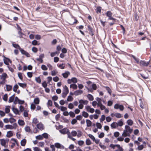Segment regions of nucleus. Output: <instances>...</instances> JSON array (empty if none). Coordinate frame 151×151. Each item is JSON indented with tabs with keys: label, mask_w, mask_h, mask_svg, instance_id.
<instances>
[{
	"label": "nucleus",
	"mask_w": 151,
	"mask_h": 151,
	"mask_svg": "<svg viewBox=\"0 0 151 151\" xmlns=\"http://www.w3.org/2000/svg\"><path fill=\"white\" fill-rule=\"evenodd\" d=\"M133 131V129L130 128V127L127 125H126L125 126V129L123 131V132L122 134V136L123 137H126L130 136V134L132 133Z\"/></svg>",
	"instance_id": "f257e3e1"
},
{
	"label": "nucleus",
	"mask_w": 151,
	"mask_h": 151,
	"mask_svg": "<svg viewBox=\"0 0 151 151\" xmlns=\"http://www.w3.org/2000/svg\"><path fill=\"white\" fill-rule=\"evenodd\" d=\"M18 127V125L17 123H15L13 124L12 125L10 124H7L5 126L6 129H16Z\"/></svg>",
	"instance_id": "f03ea898"
},
{
	"label": "nucleus",
	"mask_w": 151,
	"mask_h": 151,
	"mask_svg": "<svg viewBox=\"0 0 151 151\" xmlns=\"http://www.w3.org/2000/svg\"><path fill=\"white\" fill-rule=\"evenodd\" d=\"M9 141V139H0V143L2 146H4V147H6V144L8 143Z\"/></svg>",
	"instance_id": "7ed1b4c3"
},
{
	"label": "nucleus",
	"mask_w": 151,
	"mask_h": 151,
	"mask_svg": "<svg viewBox=\"0 0 151 151\" xmlns=\"http://www.w3.org/2000/svg\"><path fill=\"white\" fill-rule=\"evenodd\" d=\"M77 82V79L75 77L72 78L71 79H68L67 80V82L68 84H71L72 83H76Z\"/></svg>",
	"instance_id": "20e7f679"
},
{
	"label": "nucleus",
	"mask_w": 151,
	"mask_h": 151,
	"mask_svg": "<svg viewBox=\"0 0 151 151\" xmlns=\"http://www.w3.org/2000/svg\"><path fill=\"white\" fill-rule=\"evenodd\" d=\"M59 131L61 134H67L68 135V134H70V133L69 129L66 128L60 130Z\"/></svg>",
	"instance_id": "39448f33"
},
{
	"label": "nucleus",
	"mask_w": 151,
	"mask_h": 151,
	"mask_svg": "<svg viewBox=\"0 0 151 151\" xmlns=\"http://www.w3.org/2000/svg\"><path fill=\"white\" fill-rule=\"evenodd\" d=\"M8 76L7 74L5 73H3L1 75H0V79L3 81L6 82V78H8Z\"/></svg>",
	"instance_id": "423d86ee"
},
{
	"label": "nucleus",
	"mask_w": 151,
	"mask_h": 151,
	"mask_svg": "<svg viewBox=\"0 0 151 151\" xmlns=\"http://www.w3.org/2000/svg\"><path fill=\"white\" fill-rule=\"evenodd\" d=\"M114 108L116 109H119L121 111H123L124 109V106L122 105L116 104L114 106Z\"/></svg>",
	"instance_id": "0eeeda50"
},
{
	"label": "nucleus",
	"mask_w": 151,
	"mask_h": 151,
	"mask_svg": "<svg viewBox=\"0 0 151 151\" xmlns=\"http://www.w3.org/2000/svg\"><path fill=\"white\" fill-rule=\"evenodd\" d=\"M85 108L87 111L88 112L92 113L95 111V110L94 109L91 108V107L89 106H86L85 107Z\"/></svg>",
	"instance_id": "6e6552de"
},
{
	"label": "nucleus",
	"mask_w": 151,
	"mask_h": 151,
	"mask_svg": "<svg viewBox=\"0 0 151 151\" xmlns=\"http://www.w3.org/2000/svg\"><path fill=\"white\" fill-rule=\"evenodd\" d=\"M55 147L57 148H59L61 149H63L64 148V146L62 145H61L59 143H56L54 145Z\"/></svg>",
	"instance_id": "1a4fd4ad"
},
{
	"label": "nucleus",
	"mask_w": 151,
	"mask_h": 151,
	"mask_svg": "<svg viewBox=\"0 0 151 151\" xmlns=\"http://www.w3.org/2000/svg\"><path fill=\"white\" fill-rule=\"evenodd\" d=\"M4 58L3 59L4 63L8 66L9 65V63H11V61L8 58L5 57L4 56Z\"/></svg>",
	"instance_id": "9d476101"
},
{
	"label": "nucleus",
	"mask_w": 151,
	"mask_h": 151,
	"mask_svg": "<svg viewBox=\"0 0 151 151\" xmlns=\"http://www.w3.org/2000/svg\"><path fill=\"white\" fill-rule=\"evenodd\" d=\"M19 50L22 54L26 55L28 57H30V55L28 53L26 52L25 51L23 50L21 48Z\"/></svg>",
	"instance_id": "9b49d317"
},
{
	"label": "nucleus",
	"mask_w": 151,
	"mask_h": 151,
	"mask_svg": "<svg viewBox=\"0 0 151 151\" xmlns=\"http://www.w3.org/2000/svg\"><path fill=\"white\" fill-rule=\"evenodd\" d=\"M37 127L38 129L40 130H42L44 129V125L41 122L39 123L38 124H37Z\"/></svg>",
	"instance_id": "f8f14e48"
},
{
	"label": "nucleus",
	"mask_w": 151,
	"mask_h": 151,
	"mask_svg": "<svg viewBox=\"0 0 151 151\" xmlns=\"http://www.w3.org/2000/svg\"><path fill=\"white\" fill-rule=\"evenodd\" d=\"M149 62H146L144 61L141 60L139 62V63L141 66H147L148 65Z\"/></svg>",
	"instance_id": "ddd939ff"
},
{
	"label": "nucleus",
	"mask_w": 151,
	"mask_h": 151,
	"mask_svg": "<svg viewBox=\"0 0 151 151\" xmlns=\"http://www.w3.org/2000/svg\"><path fill=\"white\" fill-rule=\"evenodd\" d=\"M13 135V132L12 131H9L7 132L6 137L8 138H10Z\"/></svg>",
	"instance_id": "4468645a"
},
{
	"label": "nucleus",
	"mask_w": 151,
	"mask_h": 151,
	"mask_svg": "<svg viewBox=\"0 0 151 151\" xmlns=\"http://www.w3.org/2000/svg\"><path fill=\"white\" fill-rule=\"evenodd\" d=\"M83 91L81 90H77L74 92V95L77 96L82 94Z\"/></svg>",
	"instance_id": "2eb2a0df"
},
{
	"label": "nucleus",
	"mask_w": 151,
	"mask_h": 151,
	"mask_svg": "<svg viewBox=\"0 0 151 151\" xmlns=\"http://www.w3.org/2000/svg\"><path fill=\"white\" fill-rule=\"evenodd\" d=\"M79 102L80 104H81L83 105H86L88 104V101L86 100L81 99L79 101Z\"/></svg>",
	"instance_id": "dca6fc26"
},
{
	"label": "nucleus",
	"mask_w": 151,
	"mask_h": 151,
	"mask_svg": "<svg viewBox=\"0 0 151 151\" xmlns=\"http://www.w3.org/2000/svg\"><path fill=\"white\" fill-rule=\"evenodd\" d=\"M40 100L37 97L35 98L33 101L34 104H35L37 105L39 104Z\"/></svg>",
	"instance_id": "f3484780"
},
{
	"label": "nucleus",
	"mask_w": 151,
	"mask_h": 151,
	"mask_svg": "<svg viewBox=\"0 0 151 151\" xmlns=\"http://www.w3.org/2000/svg\"><path fill=\"white\" fill-rule=\"evenodd\" d=\"M118 127V126L121 127H122L124 124L123 122L122 119L120 120L117 123Z\"/></svg>",
	"instance_id": "a211bd4d"
},
{
	"label": "nucleus",
	"mask_w": 151,
	"mask_h": 151,
	"mask_svg": "<svg viewBox=\"0 0 151 151\" xmlns=\"http://www.w3.org/2000/svg\"><path fill=\"white\" fill-rule=\"evenodd\" d=\"M70 74V72L69 71H67L65 72L62 74V76L65 78H67L68 77V76Z\"/></svg>",
	"instance_id": "6ab92c4d"
},
{
	"label": "nucleus",
	"mask_w": 151,
	"mask_h": 151,
	"mask_svg": "<svg viewBox=\"0 0 151 151\" xmlns=\"http://www.w3.org/2000/svg\"><path fill=\"white\" fill-rule=\"evenodd\" d=\"M111 127L112 129L116 128L118 127L117 122H113L111 124Z\"/></svg>",
	"instance_id": "aec40b11"
},
{
	"label": "nucleus",
	"mask_w": 151,
	"mask_h": 151,
	"mask_svg": "<svg viewBox=\"0 0 151 151\" xmlns=\"http://www.w3.org/2000/svg\"><path fill=\"white\" fill-rule=\"evenodd\" d=\"M6 91H9L12 89V86L8 85H6Z\"/></svg>",
	"instance_id": "412c9836"
},
{
	"label": "nucleus",
	"mask_w": 151,
	"mask_h": 151,
	"mask_svg": "<svg viewBox=\"0 0 151 151\" xmlns=\"http://www.w3.org/2000/svg\"><path fill=\"white\" fill-rule=\"evenodd\" d=\"M126 123L127 124L128 126H131L133 125V122L131 119H129L127 121Z\"/></svg>",
	"instance_id": "4be33fe9"
},
{
	"label": "nucleus",
	"mask_w": 151,
	"mask_h": 151,
	"mask_svg": "<svg viewBox=\"0 0 151 151\" xmlns=\"http://www.w3.org/2000/svg\"><path fill=\"white\" fill-rule=\"evenodd\" d=\"M96 100L97 102V104L98 106H100V105L102 104L101 103L102 100L100 98H97Z\"/></svg>",
	"instance_id": "5701e85b"
},
{
	"label": "nucleus",
	"mask_w": 151,
	"mask_h": 151,
	"mask_svg": "<svg viewBox=\"0 0 151 151\" xmlns=\"http://www.w3.org/2000/svg\"><path fill=\"white\" fill-rule=\"evenodd\" d=\"M18 124L20 126H24L25 124L24 121L22 120L19 119L18 121Z\"/></svg>",
	"instance_id": "b1692460"
},
{
	"label": "nucleus",
	"mask_w": 151,
	"mask_h": 151,
	"mask_svg": "<svg viewBox=\"0 0 151 151\" xmlns=\"http://www.w3.org/2000/svg\"><path fill=\"white\" fill-rule=\"evenodd\" d=\"M70 87L73 88V89L75 90L77 88V86L75 84H71L70 85Z\"/></svg>",
	"instance_id": "393cba45"
},
{
	"label": "nucleus",
	"mask_w": 151,
	"mask_h": 151,
	"mask_svg": "<svg viewBox=\"0 0 151 151\" xmlns=\"http://www.w3.org/2000/svg\"><path fill=\"white\" fill-rule=\"evenodd\" d=\"M63 91L64 92L66 93H68L69 92L68 88L67 86L65 85L63 87Z\"/></svg>",
	"instance_id": "a878e982"
},
{
	"label": "nucleus",
	"mask_w": 151,
	"mask_h": 151,
	"mask_svg": "<svg viewBox=\"0 0 151 151\" xmlns=\"http://www.w3.org/2000/svg\"><path fill=\"white\" fill-rule=\"evenodd\" d=\"M27 140L25 139H23L21 141V146H25Z\"/></svg>",
	"instance_id": "bb28decb"
},
{
	"label": "nucleus",
	"mask_w": 151,
	"mask_h": 151,
	"mask_svg": "<svg viewBox=\"0 0 151 151\" xmlns=\"http://www.w3.org/2000/svg\"><path fill=\"white\" fill-rule=\"evenodd\" d=\"M14 97L15 95H13L10 97L9 99V102L11 103L13 102L14 100Z\"/></svg>",
	"instance_id": "cd10ccee"
},
{
	"label": "nucleus",
	"mask_w": 151,
	"mask_h": 151,
	"mask_svg": "<svg viewBox=\"0 0 151 151\" xmlns=\"http://www.w3.org/2000/svg\"><path fill=\"white\" fill-rule=\"evenodd\" d=\"M77 134L76 136L78 137H81L82 135V132L80 130H78L77 131Z\"/></svg>",
	"instance_id": "c85d7f7f"
},
{
	"label": "nucleus",
	"mask_w": 151,
	"mask_h": 151,
	"mask_svg": "<svg viewBox=\"0 0 151 151\" xmlns=\"http://www.w3.org/2000/svg\"><path fill=\"white\" fill-rule=\"evenodd\" d=\"M86 123L87 126V127H89L91 126L92 124L91 122L89 120L87 119L86 120Z\"/></svg>",
	"instance_id": "c756f323"
},
{
	"label": "nucleus",
	"mask_w": 151,
	"mask_h": 151,
	"mask_svg": "<svg viewBox=\"0 0 151 151\" xmlns=\"http://www.w3.org/2000/svg\"><path fill=\"white\" fill-rule=\"evenodd\" d=\"M73 98L72 96H69L67 98V101L68 102L71 101H73Z\"/></svg>",
	"instance_id": "7c9ffc66"
},
{
	"label": "nucleus",
	"mask_w": 151,
	"mask_h": 151,
	"mask_svg": "<svg viewBox=\"0 0 151 151\" xmlns=\"http://www.w3.org/2000/svg\"><path fill=\"white\" fill-rule=\"evenodd\" d=\"M12 110L13 112L16 114H19V111L16 108H12Z\"/></svg>",
	"instance_id": "2f4dec72"
},
{
	"label": "nucleus",
	"mask_w": 151,
	"mask_h": 151,
	"mask_svg": "<svg viewBox=\"0 0 151 151\" xmlns=\"http://www.w3.org/2000/svg\"><path fill=\"white\" fill-rule=\"evenodd\" d=\"M106 118L105 116L104 115H102L101 116V118L100 119V121L101 122H102L104 121Z\"/></svg>",
	"instance_id": "473e14b6"
},
{
	"label": "nucleus",
	"mask_w": 151,
	"mask_h": 151,
	"mask_svg": "<svg viewBox=\"0 0 151 151\" xmlns=\"http://www.w3.org/2000/svg\"><path fill=\"white\" fill-rule=\"evenodd\" d=\"M99 145L101 149L103 150H104L106 148V146L101 142L99 143Z\"/></svg>",
	"instance_id": "72a5a7b5"
},
{
	"label": "nucleus",
	"mask_w": 151,
	"mask_h": 151,
	"mask_svg": "<svg viewBox=\"0 0 151 151\" xmlns=\"http://www.w3.org/2000/svg\"><path fill=\"white\" fill-rule=\"evenodd\" d=\"M82 115L85 118H87L89 116L87 112L84 111L83 112Z\"/></svg>",
	"instance_id": "f704fd0d"
},
{
	"label": "nucleus",
	"mask_w": 151,
	"mask_h": 151,
	"mask_svg": "<svg viewBox=\"0 0 151 151\" xmlns=\"http://www.w3.org/2000/svg\"><path fill=\"white\" fill-rule=\"evenodd\" d=\"M11 140L13 142L12 143V144L14 146H15L16 144H17V140L15 139L12 138L11 139Z\"/></svg>",
	"instance_id": "c9c22d12"
},
{
	"label": "nucleus",
	"mask_w": 151,
	"mask_h": 151,
	"mask_svg": "<svg viewBox=\"0 0 151 151\" xmlns=\"http://www.w3.org/2000/svg\"><path fill=\"white\" fill-rule=\"evenodd\" d=\"M12 46L18 49L19 50L21 48V47L19 46V45L17 44H15L14 43H13Z\"/></svg>",
	"instance_id": "e433bc0d"
},
{
	"label": "nucleus",
	"mask_w": 151,
	"mask_h": 151,
	"mask_svg": "<svg viewBox=\"0 0 151 151\" xmlns=\"http://www.w3.org/2000/svg\"><path fill=\"white\" fill-rule=\"evenodd\" d=\"M41 68L43 70H47L48 69L47 67L44 65H41Z\"/></svg>",
	"instance_id": "4c0bfd02"
},
{
	"label": "nucleus",
	"mask_w": 151,
	"mask_h": 151,
	"mask_svg": "<svg viewBox=\"0 0 151 151\" xmlns=\"http://www.w3.org/2000/svg\"><path fill=\"white\" fill-rule=\"evenodd\" d=\"M33 149L34 151H42V150L38 147H34Z\"/></svg>",
	"instance_id": "58836bf2"
},
{
	"label": "nucleus",
	"mask_w": 151,
	"mask_h": 151,
	"mask_svg": "<svg viewBox=\"0 0 151 151\" xmlns=\"http://www.w3.org/2000/svg\"><path fill=\"white\" fill-rule=\"evenodd\" d=\"M88 99L90 100V101H92L93 100V96L90 94H88L87 96Z\"/></svg>",
	"instance_id": "ea45409f"
},
{
	"label": "nucleus",
	"mask_w": 151,
	"mask_h": 151,
	"mask_svg": "<svg viewBox=\"0 0 151 151\" xmlns=\"http://www.w3.org/2000/svg\"><path fill=\"white\" fill-rule=\"evenodd\" d=\"M96 125L97 128L101 129L102 128V125L100 123L97 122L96 123Z\"/></svg>",
	"instance_id": "a19ab883"
},
{
	"label": "nucleus",
	"mask_w": 151,
	"mask_h": 151,
	"mask_svg": "<svg viewBox=\"0 0 151 151\" xmlns=\"http://www.w3.org/2000/svg\"><path fill=\"white\" fill-rule=\"evenodd\" d=\"M38 122V119L36 118H34L32 120V123L33 124H36Z\"/></svg>",
	"instance_id": "79ce46f5"
},
{
	"label": "nucleus",
	"mask_w": 151,
	"mask_h": 151,
	"mask_svg": "<svg viewBox=\"0 0 151 151\" xmlns=\"http://www.w3.org/2000/svg\"><path fill=\"white\" fill-rule=\"evenodd\" d=\"M32 44L33 45H39V43H38V42L35 40H33L32 42Z\"/></svg>",
	"instance_id": "37998d69"
},
{
	"label": "nucleus",
	"mask_w": 151,
	"mask_h": 151,
	"mask_svg": "<svg viewBox=\"0 0 151 151\" xmlns=\"http://www.w3.org/2000/svg\"><path fill=\"white\" fill-rule=\"evenodd\" d=\"M18 85L20 86L23 88H25L26 86V84L25 83H18Z\"/></svg>",
	"instance_id": "c03bdc74"
},
{
	"label": "nucleus",
	"mask_w": 151,
	"mask_h": 151,
	"mask_svg": "<svg viewBox=\"0 0 151 151\" xmlns=\"http://www.w3.org/2000/svg\"><path fill=\"white\" fill-rule=\"evenodd\" d=\"M3 99V100L5 101H7L8 99V95L7 94H5L4 95Z\"/></svg>",
	"instance_id": "a18cd8bd"
},
{
	"label": "nucleus",
	"mask_w": 151,
	"mask_h": 151,
	"mask_svg": "<svg viewBox=\"0 0 151 151\" xmlns=\"http://www.w3.org/2000/svg\"><path fill=\"white\" fill-rule=\"evenodd\" d=\"M86 145H90L91 144V140L89 139H87L86 141Z\"/></svg>",
	"instance_id": "49530a36"
},
{
	"label": "nucleus",
	"mask_w": 151,
	"mask_h": 151,
	"mask_svg": "<svg viewBox=\"0 0 151 151\" xmlns=\"http://www.w3.org/2000/svg\"><path fill=\"white\" fill-rule=\"evenodd\" d=\"M36 81L38 83H40L41 82V79L40 77H37L35 78Z\"/></svg>",
	"instance_id": "de8ad7c7"
},
{
	"label": "nucleus",
	"mask_w": 151,
	"mask_h": 151,
	"mask_svg": "<svg viewBox=\"0 0 151 151\" xmlns=\"http://www.w3.org/2000/svg\"><path fill=\"white\" fill-rule=\"evenodd\" d=\"M115 116L117 118H120L122 117V115L120 114L116 113H115Z\"/></svg>",
	"instance_id": "09e8293b"
},
{
	"label": "nucleus",
	"mask_w": 151,
	"mask_h": 151,
	"mask_svg": "<svg viewBox=\"0 0 151 151\" xmlns=\"http://www.w3.org/2000/svg\"><path fill=\"white\" fill-rule=\"evenodd\" d=\"M71 135L74 137H75L76 136L77 134V131L75 130H73L71 132Z\"/></svg>",
	"instance_id": "8fccbe9b"
},
{
	"label": "nucleus",
	"mask_w": 151,
	"mask_h": 151,
	"mask_svg": "<svg viewBox=\"0 0 151 151\" xmlns=\"http://www.w3.org/2000/svg\"><path fill=\"white\" fill-rule=\"evenodd\" d=\"M36 108L35 104L34 103H32L30 105V108L31 109L34 110Z\"/></svg>",
	"instance_id": "3c124183"
},
{
	"label": "nucleus",
	"mask_w": 151,
	"mask_h": 151,
	"mask_svg": "<svg viewBox=\"0 0 151 151\" xmlns=\"http://www.w3.org/2000/svg\"><path fill=\"white\" fill-rule=\"evenodd\" d=\"M10 107L9 106H6L5 109V112L6 113H9L10 111Z\"/></svg>",
	"instance_id": "603ef678"
},
{
	"label": "nucleus",
	"mask_w": 151,
	"mask_h": 151,
	"mask_svg": "<svg viewBox=\"0 0 151 151\" xmlns=\"http://www.w3.org/2000/svg\"><path fill=\"white\" fill-rule=\"evenodd\" d=\"M24 129L26 132H29L30 131V127L28 126H26L24 128Z\"/></svg>",
	"instance_id": "864d4df0"
},
{
	"label": "nucleus",
	"mask_w": 151,
	"mask_h": 151,
	"mask_svg": "<svg viewBox=\"0 0 151 151\" xmlns=\"http://www.w3.org/2000/svg\"><path fill=\"white\" fill-rule=\"evenodd\" d=\"M106 16L108 17H111L112 15V14L110 11L107 12L106 13Z\"/></svg>",
	"instance_id": "5fc2aeb1"
},
{
	"label": "nucleus",
	"mask_w": 151,
	"mask_h": 151,
	"mask_svg": "<svg viewBox=\"0 0 151 151\" xmlns=\"http://www.w3.org/2000/svg\"><path fill=\"white\" fill-rule=\"evenodd\" d=\"M36 138L37 139L40 140H42L43 139V137L42 135H39L36 137Z\"/></svg>",
	"instance_id": "6e6d98bb"
},
{
	"label": "nucleus",
	"mask_w": 151,
	"mask_h": 151,
	"mask_svg": "<svg viewBox=\"0 0 151 151\" xmlns=\"http://www.w3.org/2000/svg\"><path fill=\"white\" fill-rule=\"evenodd\" d=\"M48 106H52V101L50 100H49L47 103Z\"/></svg>",
	"instance_id": "4d7b16f0"
},
{
	"label": "nucleus",
	"mask_w": 151,
	"mask_h": 151,
	"mask_svg": "<svg viewBox=\"0 0 151 151\" xmlns=\"http://www.w3.org/2000/svg\"><path fill=\"white\" fill-rule=\"evenodd\" d=\"M19 86L17 84L15 85L13 87V91L14 92H16L18 89Z\"/></svg>",
	"instance_id": "13d9d810"
},
{
	"label": "nucleus",
	"mask_w": 151,
	"mask_h": 151,
	"mask_svg": "<svg viewBox=\"0 0 151 151\" xmlns=\"http://www.w3.org/2000/svg\"><path fill=\"white\" fill-rule=\"evenodd\" d=\"M59 109H60L62 111H66L67 109L66 107L63 106H60Z\"/></svg>",
	"instance_id": "bf43d9fd"
},
{
	"label": "nucleus",
	"mask_w": 151,
	"mask_h": 151,
	"mask_svg": "<svg viewBox=\"0 0 151 151\" xmlns=\"http://www.w3.org/2000/svg\"><path fill=\"white\" fill-rule=\"evenodd\" d=\"M9 122L11 123H12L15 122H16V120L13 118H11L9 119Z\"/></svg>",
	"instance_id": "052dcab7"
},
{
	"label": "nucleus",
	"mask_w": 151,
	"mask_h": 151,
	"mask_svg": "<svg viewBox=\"0 0 151 151\" xmlns=\"http://www.w3.org/2000/svg\"><path fill=\"white\" fill-rule=\"evenodd\" d=\"M58 67L60 69H63L65 68V65L64 64L62 63L61 64L59 65H58Z\"/></svg>",
	"instance_id": "680f3d73"
},
{
	"label": "nucleus",
	"mask_w": 151,
	"mask_h": 151,
	"mask_svg": "<svg viewBox=\"0 0 151 151\" xmlns=\"http://www.w3.org/2000/svg\"><path fill=\"white\" fill-rule=\"evenodd\" d=\"M68 108L70 109H72L74 108V105L72 103H70L68 105Z\"/></svg>",
	"instance_id": "e2e57ef3"
},
{
	"label": "nucleus",
	"mask_w": 151,
	"mask_h": 151,
	"mask_svg": "<svg viewBox=\"0 0 151 151\" xmlns=\"http://www.w3.org/2000/svg\"><path fill=\"white\" fill-rule=\"evenodd\" d=\"M19 100V99L17 97H15L14 102V103L15 104H16L18 102Z\"/></svg>",
	"instance_id": "0e129e2a"
},
{
	"label": "nucleus",
	"mask_w": 151,
	"mask_h": 151,
	"mask_svg": "<svg viewBox=\"0 0 151 151\" xmlns=\"http://www.w3.org/2000/svg\"><path fill=\"white\" fill-rule=\"evenodd\" d=\"M144 148V146L142 145H139L137 147L138 149L139 150H142Z\"/></svg>",
	"instance_id": "69168bd1"
},
{
	"label": "nucleus",
	"mask_w": 151,
	"mask_h": 151,
	"mask_svg": "<svg viewBox=\"0 0 151 151\" xmlns=\"http://www.w3.org/2000/svg\"><path fill=\"white\" fill-rule=\"evenodd\" d=\"M88 137L91 139L93 140V141L94 140H95V137H94L93 135H92V134H88Z\"/></svg>",
	"instance_id": "338daca9"
},
{
	"label": "nucleus",
	"mask_w": 151,
	"mask_h": 151,
	"mask_svg": "<svg viewBox=\"0 0 151 151\" xmlns=\"http://www.w3.org/2000/svg\"><path fill=\"white\" fill-rule=\"evenodd\" d=\"M117 147L118 149V150L119 151H123V149L120 146V145H117Z\"/></svg>",
	"instance_id": "774afa93"
}]
</instances>
